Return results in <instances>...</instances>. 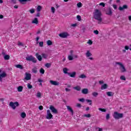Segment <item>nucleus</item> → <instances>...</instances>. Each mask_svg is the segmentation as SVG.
Returning <instances> with one entry per match:
<instances>
[{
	"instance_id": "1",
	"label": "nucleus",
	"mask_w": 131,
	"mask_h": 131,
	"mask_svg": "<svg viewBox=\"0 0 131 131\" xmlns=\"http://www.w3.org/2000/svg\"><path fill=\"white\" fill-rule=\"evenodd\" d=\"M93 18L95 20L98 21V24H102V21L103 19L102 18V12L99 9H95L93 12Z\"/></svg>"
},
{
	"instance_id": "2",
	"label": "nucleus",
	"mask_w": 131,
	"mask_h": 131,
	"mask_svg": "<svg viewBox=\"0 0 131 131\" xmlns=\"http://www.w3.org/2000/svg\"><path fill=\"white\" fill-rule=\"evenodd\" d=\"M116 65H119L120 70L121 72H122L123 73L124 72H126V69H125V67H124L123 64H122V63L119 62H116Z\"/></svg>"
},
{
	"instance_id": "3",
	"label": "nucleus",
	"mask_w": 131,
	"mask_h": 131,
	"mask_svg": "<svg viewBox=\"0 0 131 131\" xmlns=\"http://www.w3.org/2000/svg\"><path fill=\"white\" fill-rule=\"evenodd\" d=\"M113 117L115 119H119L123 117V114L118 113L117 112L114 113Z\"/></svg>"
},
{
	"instance_id": "4",
	"label": "nucleus",
	"mask_w": 131,
	"mask_h": 131,
	"mask_svg": "<svg viewBox=\"0 0 131 131\" xmlns=\"http://www.w3.org/2000/svg\"><path fill=\"white\" fill-rule=\"evenodd\" d=\"M27 61H31L33 63H36V59L32 55H29L26 58Z\"/></svg>"
},
{
	"instance_id": "5",
	"label": "nucleus",
	"mask_w": 131,
	"mask_h": 131,
	"mask_svg": "<svg viewBox=\"0 0 131 131\" xmlns=\"http://www.w3.org/2000/svg\"><path fill=\"white\" fill-rule=\"evenodd\" d=\"M9 105L11 107L15 110L16 109V107H18V106H19V103H18V102H10Z\"/></svg>"
},
{
	"instance_id": "6",
	"label": "nucleus",
	"mask_w": 131,
	"mask_h": 131,
	"mask_svg": "<svg viewBox=\"0 0 131 131\" xmlns=\"http://www.w3.org/2000/svg\"><path fill=\"white\" fill-rule=\"evenodd\" d=\"M92 55V54L90 50L87 51L85 53V56L86 57V58H88L89 60H91L92 61H93V60H94V58L91 57Z\"/></svg>"
},
{
	"instance_id": "7",
	"label": "nucleus",
	"mask_w": 131,
	"mask_h": 131,
	"mask_svg": "<svg viewBox=\"0 0 131 131\" xmlns=\"http://www.w3.org/2000/svg\"><path fill=\"white\" fill-rule=\"evenodd\" d=\"M30 79H31V74L26 73L25 77L24 79V81L25 82V80H30Z\"/></svg>"
},
{
	"instance_id": "8",
	"label": "nucleus",
	"mask_w": 131,
	"mask_h": 131,
	"mask_svg": "<svg viewBox=\"0 0 131 131\" xmlns=\"http://www.w3.org/2000/svg\"><path fill=\"white\" fill-rule=\"evenodd\" d=\"M47 119H52L53 118V115L51 114V111L50 110H47V115L46 116Z\"/></svg>"
},
{
	"instance_id": "9",
	"label": "nucleus",
	"mask_w": 131,
	"mask_h": 131,
	"mask_svg": "<svg viewBox=\"0 0 131 131\" xmlns=\"http://www.w3.org/2000/svg\"><path fill=\"white\" fill-rule=\"evenodd\" d=\"M68 35V33L66 32H63L59 34V36L61 37V38H66Z\"/></svg>"
},
{
	"instance_id": "10",
	"label": "nucleus",
	"mask_w": 131,
	"mask_h": 131,
	"mask_svg": "<svg viewBox=\"0 0 131 131\" xmlns=\"http://www.w3.org/2000/svg\"><path fill=\"white\" fill-rule=\"evenodd\" d=\"M50 110L52 111L53 113H54V114H57L58 113V111L54 107L53 105H51L50 107Z\"/></svg>"
},
{
	"instance_id": "11",
	"label": "nucleus",
	"mask_w": 131,
	"mask_h": 131,
	"mask_svg": "<svg viewBox=\"0 0 131 131\" xmlns=\"http://www.w3.org/2000/svg\"><path fill=\"white\" fill-rule=\"evenodd\" d=\"M50 83L51 84H52V85H59L60 83L57 81H54V80H50Z\"/></svg>"
},
{
	"instance_id": "12",
	"label": "nucleus",
	"mask_w": 131,
	"mask_h": 131,
	"mask_svg": "<svg viewBox=\"0 0 131 131\" xmlns=\"http://www.w3.org/2000/svg\"><path fill=\"white\" fill-rule=\"evenodd\" d=\"M6 76H7V74H6L5 72H3L0 74V81H1V82L3 81V78L6 77Z\"/></svg>"
},
{
	"instance_id": "13",
	"label": "nucleus",
	"mask_w": 131,
	"mask_h": 131,
	"mask_svg": "<svg viewBox=\"0 0 131 131\" xmlns=\"http://www.w3.org/2000/svg\"><path fill=\"white\" fill-rule=\"evenodd\" d=\"M127 9V5H124L123 6V7L120 6L119 7V11H123V10H125Z\"/></svg>"
},
{
	"instance_id": "14",
	"label": "nucleus",
	"mask_w": 131,
	"mask_h": 131,
	"mask_svg": "<svg viewBox=\"0 0 131 131\" xmlns=\"http://www.w3.org/2000/svg\"><path fill=\"white\" fill-rule=\"evenodd\" d=\"M68 74L69 76H70V77L74 78L75 77V75H76V72H74L73 73H69Z\"/></svg>"
},
{
	"instance_id": "15",
	"label": "nucleus",
	"mask_w": 131,
	"mask_h": 131,
	"mask_svg": "<svg viewBox=\"0 0 131 131\" xmlns=\"http://www.w3.org/2000/svg\"><path fill=\"white\" fill-rule=\"evenodd\" d=\"M67 108L68 109V111L71 112L72 115H73L74 113L73 112V110H72V108H71L70 106H67Z\"/></svg>"
},
{
	"instance_id": "16",
	"label": "nucleus",
	"mask_w": 131,
	"mask_h": 131,
	"mask_svg": "<svg viewBox=\"0 0 131 131\" xmlns=\"http://www.w3.org/2000/svg\"><path fill=\"white\" fill-rule=\"evenodd\" d=\"M36 57L39 61H41V60H42V58H41V56L38 54V53L36 54Z\"/></svg>"
},
{
	"instance_id": "17",
	"label": "nucleus",
	"mask_w": 131,
	"mask_h": 131,
	"mask_svg": "<svg viewBox=\"0 0 131 131\" xmlns=\"http://www.w3.org/2000/svg\"><path fill=\"white\" fill-rule=\"evenodd\" d=\"M32 23L37 25L38 24V19L37 18H35L34 20H32Z\"/></svg>"
},
{
	"instance_id": "18",
	"label": "nucleus",
	"mask_w": 131,
	"mask_h": 131,
	"mask_svg": "<svg viewBox=\"0 0 131 131\" xmlns=\"http://www.w3.org/2000/svg\"><path fill=\"white\" fill-rule=\"evenodd\" d=\"M107 88H108V85H107V84H104L101 85V90H106Z\"/></svg>"
},
{
	"instance_id": "19",
	"label": "nucleus",
	"mask_w": 131,
	"mask_h": 131,
	"mask_svg": "<svg viewBox=\"0 0 131 131\" xmlns=\"http://www.w3.org/2000/svg\"><path fill=\"white\" fill-rule=\"evenodd\" d=\"M82 94H84V95H86L88 93H89V90L88 89H83L82 90Z\"/></svg>"
},
{
	"instance_id": "20",
	"label": "nucleus",
	"mask_w": 131,
	"mask_h": 131,
	"mask_svg": "<svg viewBox=\"0 0 131 131\" xmlns=\"http://www.w3.org/2000/svg\"><path fill=\"white\" fill-rule=\"evenodd\" d=\"M32 72L33 73H37V68L36 67H34L32 69Z\"/></svg>"
},
{
	"instance_id": "21",
	"label": "nucleus",
	"mask_w": 131,
	"mask_h": 131,
	"mask_svg": "<svg viewBox=\"0 0 131 131\" xmlns=\"http://www.w3.org/2000/svg\"><path fill=\"white\" fill-rule=\"evenodd\" d=\"M74 90H75L76 91H78L79 92L81 90V88H80V86H76L73 88Z\"/></svg>"
},
{
	"instance_id": "22",
	"label": "nucleus",
	"mask_w": 131,
	"mask_h": 131,
	"mask_svg": "<svg viewBox=\"0 0 131 131\" xmlns=\"http://www.w3.org/2000/svg\"><path fill=\"white\" fill-rule=\"evenodd\" d=\"M106 95H107L108 97H112V96H114V93L112 92H106Z\"/></svg>"
},
{
	"instance_id": "23",
	"label": "nucleus",
	"mask_w": 131,
	"mask_h": 131,
	"mask_svg": "<svg viewBox=\"0 0 131 131\" xmlns=\"http://www.w3.org/2000/svg\"><path fill=\"white\" fill-rule=\"evenodd\" d=\"M68 60L69 61H72L73 60V55H69L68 56Z\"/></svg>"
},
{
	"instance_id": "24",
	"label": "nucleus",
	"mask_w": 131,
	"mask_h": 131,
	"mask_svg": "<svg viewBox=\"0 0 131 131\" xmlns=\"http://www.w3.org/2000/svg\"><path fill=\"white\" fill-rule=\"evenodd\" d=\"M63 72L64 74H68V69L67 68H64L63 69Z\"/></svg>"
},
{
	"instance_id": "25",
	"label": "nucleus",
	"mask_w": 131,
	"mask_h": 131,
	"mask_svg": "<svg viewBox=\"0 0 131 131\" xmlns=\"http://www.w3.org/2000/svg\"><path fill=\"white\" fill-rule=\"evenodd\" d=\"M17 91L18 92H21L23 91V86H19L17 87Z\"/></svg>"
},
{
	"instance_id": "26",
	"label": "nucleus",
	"mask_w": 131,
	"mask_h": 131,
	"mask_svg": "<svg viewBox=\"0 0 131 131\" xmlns=\"http://www.w3.org/2000/svg\"><path fill=\"white\" fill-rule=\"evenodd\" d=\"M15 67L16 68H18L19 69H21V70L23 69V66H22V65L21 64H16L15 65Z\"/></svg>"
},
{
	"instance_id": "27",
	"label": "nucleus",
	"mask_w": 131,
	"mask_h": 131,
	"mask_svg": "<svg viewBox=\"0 0 131 131\" xmlns=\"http://www.w3.org/2000/svg\"><path fill=\"white\" fill-rule=\"evenodd\" d=\"M106 14H107V15H112V10H111V9H108L106 11Z\"/></svg>"
},
{
	"instance_id": "28",
	"label": "nucleus",
	"mask_w": 131,
	"mask_h": 131,
	"mask_svg": "<svg viewBox=\"0 0 131 131\" xmlns=\"http://www.w3.org/2000/svg\"><path fill=\"white\" fill-rule=\"evenodd\" d=\"M42 9V7L41 6H38L37 7V12H40Z\"/></svg>"
},
{
	"instance_id": "29",
	"label": "nucleus",
	"mask_w": 131,
	"mask_h": 131,
	"mask_svg": "<svg viewBox=\"0 0 131 131\" xmlns=\"http://www.w3.org/2000/svg\"><path fill=\"white\" fill-rule=\"evenodd\" d=\"M41 56L44 59H47L48 58V54H47L42 53Z\"/></svg>"
},
{
	"instance_id": "30",
	"label": "nucleus",
	"mask_w": 131,
	"mask_h": 131,
	"mask_svg": "<svg viewBox=\"0 0 131 131\" xmlns=\"http://www.w3.org/2000/svg\"><path fill=\"white\" fill-rule=\"evenodd\" d=\"M79 78H86V76L84 74H81L79 76Z\"/></svg>"
},
{
	"instance_id": "31",
	"label": "nucleus",
	"mask_w": 131,
	"mask_h": 131,
	"mask_svg": "<svg viewBox=\"0 0 131 131\" xmlns=\"http://www.w3.org/2000/svg\"><path fill=\"white\" fill-rule=\"evenodd\" d=\"M5 60H10V55H6L4 56Z\"/></svg>"
},
{
	"instance_id": "32",
	"label": "nucleus",
	"mask_w": 131,
	"mask_h": 131,
	"mask_svg": "<svg viewBox=\"0 0 131 131\" xmlns=\"http://www.w3.org/2000/svg\"><path fill=\"white\" fill-rule=\"evenodd\" d=\"M47 43L48 46H52V45H53V42H52V41H51V40H48Z\"/></svg>"
},
{
	"instance_id": "33",
	"label": "nucleus",
	"mask_w": 131,
	"mask_h": 131,
	"mask_svg": "<svg viewBox=\"0 0 131 131\" xmlns=\"http://www.w3.org/2000/svg\"><path fill=\"white\" fill-rule=\"evenodd\" d=\"M20 116L21 118H25L26 117V114L25 113H21Z\"/></svg>"
},
{
	"instance_id": "34",
	"label": "nucleus",
	"mask_w": 131,
	"mask_h": 131,
	"mask_svg": "<svg viewBox=\"0 0 131 131\" xmlns=\"http://www.w3.org/2000/svg\"><path fill=\"white\" fill-rule=\"evenodd\" d=\"M36 97H37V98H41V93L40 92L37 93Z\"/></svg>"
},
{
	"instance_id": "35",
	"label": "nucleus",
	"mask_w": 131,
	"mask_h": 131,
	"mask_svg": "<svg viewBox=\"0 0 131 131\" xmlns=\"http://www.w3.org/2000/svg\"><path fill=\"white\" fill-rule=\"evenodd\" d=\"M40 73L41 74H45V70L42 68H41L39 71Z\"/></svg>"
},
{
	"instance_id": "36",
	"label": "nucleus",
	"mask_w": 131,
	"mask_h": 131,
	"mask_svg": "<svg viewBox=\"0 0 131 131\" xmlns=\"http://www.w3.org/2000/svg\"><path fill=\"white\" fill-rule=\"evenodd\" d=\"M77 7L78 8H81V7H82V4L80 2L78 3L77 4Z\"/></svg>"
},
{
	"instance_id": "37",
	"label": "nucleus",
	"mask_w": 131,
	"mask_h": 131,
	"mask_svg": "<svg viewBox=\"0 0 131 131\" xmlns=\"http://www.w3.org/2000/svg\"><path fill=\"white\" fill-rule=\"evenodd\" d=\"M98 95H99V93H98L97 92L92 93V96H93V97H97L98 96Z\"/></svg>"
},
{
	"instance_id": "38",
	"label": "nucleus",
	"mask_w": 131,
	"mask_h": 131,
	"mask_svg": "<svg viewBox=\"0 0 131 131\" xmlns=\"http://www.w3.org/2000/svg\"><path fill=\"white\" fill-rule=\"evenodd\" d=\"M51 63H47L46 64H45V66L46 67H47V68H50V67H51Z\"/></svg>"
},
{
	"instance_id": "39",
	"label": "nucleus",
	"mask_w": 131,
	"mask_h": 131,
	"mask_svg": "<svg viewBox=\"0 0 131 131\" xmlns=\"http://www.w3.org/2000/svg\"><path fill=\"white\" fill-rule=\"evenodd\" d=\"M27 88H28V89H29L30 90V89H32V85L29 83H28Z\"/></svg>"
},
{
	"instance_id": "40",
	"label": "nucleus",
	"mask_w": 131,
	"mask_h": 131,
	"mask_svg": "<svg viewBox=\"0 0 131 131\" xmlns=\"http://www.w3.org/2000/svg\"><path fill=\"white\" fill-rule=\"evenodd\" d=\"M98 110L101 111V112H106V110L104 108H99Z\"/></svg>"
},
{
	"instance_id": "41",
	"label": "nucleus",
	"mask_w": 131,
	"mask_h": 131,
	"mask_svg": "<svg viewBox=\"0 0 131 131\" xmlns=\"http://www.w3.org/2000/svg\"><path fill=\"white\" fill-rule=\"evenodd\" d=\"M77 19L78 21H81V16H80V15H77Z\"/></svg>"
},
{
	"instance_id": "42",
	"label": "nucleus",
	"mask_w": 131,
	"mask_h": 131,
	"mask_svg": "<svg viewBox=\"0 0 131 131\" xmlns=\"http://www.w3.org/2000/svg\"><path fill=\"white\" fill-rule=\"evenodd\" d=\"M20 4H24L26 2H27V0H18Z\"/></svg>"
},
{
	"instance_id": "43",
	"label": "nucleus",
	"mask_w": 131,
	"mask_h": 131,
	"mask_svg": "<svg viewBox=\"0 0 131 131\" xmlns=\"http://www.w3.org/2000/svg\"><path fill=\"white\" fill-rule=\"evenodd\" d=\"M120 79H121V80H126V78H125V76H121L120 77Z\"/></svg>"
},
{
	"instance_id": "44",
	"label": "nucleus",
	"mask_w": 131,
	"mask_h": 131,
	"mask_svg": "<svg viewBox=\"0 0 131 131\" xmlns=\"http://www.w3.org/2000/svg\"><path fill=\"white\" fill-rule=\"evenodd\" d=\"M87 43H89L90 46H92L93 45V41L91 40H89Z\"/></svg>"
},
{
	"instance_id": "45",
	"label": "nucleus",
	"mask_w": 131,
	"mask_h": 131,
	"mask_svg": "<svg viewBox=\"0 0 131 131\" xmlns=\"http://www.w3.org/2000/svg\"><path fill=\"white\" fill-rule=\"evenodd\" d=\"M39 46L41 47V48H42L43 47V41H40L39 43Z\"/></svg>"
},
{
	"instance_id": "46",
	"label": "nucleus",
	"mask_w": 131,
	"mask_h": 131,
	"mask_svg": "<svg viewBox=\"0 0 131 131\" xmlns=\"http://www.w3.org/2000/svg\"><path fill=\"white\" fill-rule=\"evenodd\" d=\"M51 12L53 14L55 13V7H51Z\"/></svg>"
},
{
	"instance_id": "47",
	"label": "nucleus",
	"mask_w": 131,
	"mask_h": 131,
	"mask_svg": "<svg viewBox=\"0 0 131 131\" xmlns=\"http://www.w3.org/2000/svg\"><path fill=\"white\" fill-rule=\"evenodd\" d=\"M86 102H87V103H90L89 104V105H92V100H90V99H86Z\"/></svg>"
},
{
	"instance_id": "48",
	"label": "nucleus",
	"mask_w": 131,
	"mask_h": 131,
	"mask_svg": "<svg viewBox=\"0 0 131 131\" xmlns=\"http://www.w3.org/2000/svg\"><path fill=\"white\" fill-rule=\"evenodd\" d=\"M110 118V115L109 114H106V119L107 120H109Z\"/></svg>"
},
{
	"instance_id": "49",
	"label": "nucleus",
	"mask_w": 131,
	"mask_h": 131,
	"mask_svg": "<svg viewBox=\"0 0 131 131\" xmlns=\"http://www.w3.org/2000/svg\"><path fill=\"white\" fill-rule=\"evenodd\" d=\"M93 32L94 34H96V35H98V34H99V31L98 30H94Z\"/></svg>"
},
{
	"instance_id": "50",
	"label": "nucleus",
	"mask_w": 131,
	"mask_h": 131,
	"mask_svg": "<svg viewBox=\"0 0 131 131\" xmlns=\"http://www.w3.org/2000/svg\"><path fill=\"white\" fill-rule=\"evenodd\" d=\"M85 117H87L88 118H89L90 117H91V114H86L84 115Z\"/></svg>"
},
{
	"instance_id": "51",
	"label": "nucleus",
	"mask_w": 131,
	"mask_h": 131,
	"mask_svg": "<svg viewBox=\"0 0 131 131\" xmlns=\"http://www.w3.org/2000/svg\"><path fill=\"white\" fill-rule=\"evenodd\" d=\"M30 12L31 13V14H33V13H34L35 11L34 9H32L31 10H30Z\"/></svg>"
},
{
	"instance_id": "52",
	"label": "nucleus",
	"mask_w": 131,
	"mask_h": 131,
	"mask_svg": "<svg viewBox=\"0 0 131 131\" xmlns=\"http://www.w3.org/2000/svg\"><path fill=\"white\" fill-rule=\"evenodd\" d=\"M79 102H82V103H83L84 102V98H81L79 99Z\"/></svg>"
},
{
	"instance_id": "53",
	"label": "nucleus",
	"mask_w": 131,
	"mask_h": 131,
	"mask_svg": "<svg viewBox=\"0 0 131 131\" xmlns=\"http://www.w3.org/2000/svg\"><path fill=\"white\" fill-rule=\"evenodd\" d=\"M99 6H102L103 7H105V4L104 3H100Z\"/></svg>"
},
{
	"instance_id": "54",
	"label": "nucleus",
	"mask_w": 131,
	"mask_h": 131,
	"mask_svg": "<svg viewBox=\"0 0 131 131\" xmlns=\"http://www.w3.org/2000/svg\"><path fill=\"white\" fill-rule=\"evenodd\" d=\"M76 106L78 107V108H80V107H81V104H80V103H77Z\"/></svg>"
},
{
	"instance_id": "55",
	"label": "nucleus",
	"mask_w": 131,
	"mask_h": 131,
	"mask_svg": "<svg viewBox=\"0 0 131 131\" xmlns=\"http://www.w3.org/2000/svg\"><path fill=\"white\" fill-rule=\"evenodd\" d=\"M113 7L114 9H115V10H116V9H117V5H113Z\"/></svg>"
},
{
	"instance_id": "56",
	"label": "nucleus",
	"mask_w": 131,
	"mask_h": 131,
	"mask_svg": "<svg viewBox=\"0 0 131 131\" xmlns=\"http://www.w3.org/2000/svg\"><path fill=\"white\" fill-rule=\"evenodd\" d=\"M125 50H129V47L127 46H125Z\"/></svg>"
},
{
	"instance_id": "57",
	"label": "nucleus",
	"mask_w": 131,
	"mask_h": 131,
	"mask_svg": "<svg viewBox=\"0 0 131 131\" xmlns=\"http://www.w3.org/2000/svg\"><path fill=\"white\" fill-rule=\"evenodd\" d=\"M77 24H72L71 25V26L72 27H76V26H77Z\"/></svg>"
},
{
	"instance_id": "58",
	"label": "nucleus",
	"mask_w": 131,
	"mask_h": 131,
	"mask_svg": "<svg viewBox=\"0 0 131 131\" xmlns=\"http://www.w3.org/2000/svg\"><path fill=\"white\" fill-rule=\"evenodd\" d=\"M39 110H42V109H43V107L41 105L39 106Z\"/></svg>"
},
{
	"instance_id": "59",
	"label": "nucleus",
	"mask_w": 131,
	"mask_h": 131,
	"mask_svg": "<svg viewBox=\"0 0 131 131\" xmlns=\"http://www.w3.org/2000/svg\"><path fill=\"white\" fill-rule=\"evenodd\" d=\"M74 51H73V50H71L70 51V55H73V53H74Z\"/></svg>"
},
{
	"instance_id": "60",
	"label": "nucleus",
	"mask_w": 131,
	"mask_h": 131,
	"mask_svg": "<svg viewBox=\"0 0 131 131\" xmlns=\"http://www.w3.org/2000/svg\"><path fill=\"white\" fill-rule=\"evenodd\" d=\"M100 84H102V83H104V81L103 80H100L99 81Z\"/></svg>"
},
{
	"instance_id": "61",
	"label": "nucleus",
	"mask_w": 131,
	"mask_h": 131,
	"mask_svg": "<svg viewBox=\"0 0 131 131\" xmlns=\"http://www.w3.org/2000/svg\"><path fill=\"white\" fill-rule=\"evenodd\" d=\"M97 128L98 129V131H103V128H102L98 127Z\"/></svg>"
},
{
	"instance_id": "62",
	"label": "nucleus",
	"mask_w": 131,
	"mask_h": 131,
	"mask_svg": "<svg viewBox=\"0 0 131 131\" xmlns=\"http://www.w3.org/2000/svg\"><path fill=\"white\" fill-rule=\"evenodd\" d=\"M73 58H75V59L78 58V56L77 55H75L73 56Z\"/></svg>"
},
{
	"instance_id": "63",
	"label": "nucleus",
	"mask_w": 131,
	"mask_h": 131,
	"mask_svg": "<svg viewBox=\"0 0 131 131\" xmlns=\"http://www.w3.org/2000/svg\"><path fill=\"white\" fill-rule=\"evenodd\" d=\"M18 46H23V43L21 42H19L18 43Z\"/></svg>"
},
{
	"instance_id": "64",
	"label": "nucleus",
	"mask_w": 131,
	"mask_h": 131,
	"mask_svg": "<svg viewBox=\"0 0 131 131\" xmlns=\"http://www.w3.org/2000/svg\"><path fill=\"white\" fill-rule=\"evenodd\" d=\"M70 89H68V88H66V92H70Z\"/></svg>"
}]
</instances>
